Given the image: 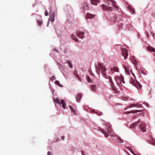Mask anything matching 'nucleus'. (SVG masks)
Segmentation results:
<instances>
[{
  "instance_id": "27",
  "label": "nucleus",
  "mask_w": 155,
  "mask_h": 155,
  "mask_svg": "<svg viewBox=\"0 0 155 155\" xmlns=\"http://www.w3.org/2000/svg\"><path fill=\"white\" fill-rule=\"evenodd\" d=\"M54 102L56 103H58L60 104V100L58 97H57L56 99L54 100Z\"/></svg>"
},
{
  "instance_id": "34",
  "label": "nucleus",
  "mask_w": 155,
  "mask_h": 155,
  "mask_svg": "<svg viewBox=\"0 0 155 155\" xmlns=\"http://www.w3.org/2000/svg\"><path fill=\"white\" fill-rule=\"evenodd\" d=\"M104 125L106 126H110L111 125L110 123L108 122H106L104 123Z\"/></svg>"
},
{
  "instance_id": "16",
  "label": "nucleus",
  "mask_w": 155,
  "mask_h": 155,
  "mask_svg": "<svg viewBox=\"0 0 155 155\" xmlns=\"http://www.w3.org/2000/svg\"><path fill=\"white\" fill-rule=\"evenodd\" d=\"M137 129H139L140 131L142 132H144L146 131V127H136Z\"/></svg>"
},
{
  "instance_id": "2",
  "label": "nucleus",
  "mask_w": 155,
  "mask_h": 155,
  "mask_svg": "<svg viewBox=\"0 0 155 155\" xmlns=\"http://www.w3.org/2000/svg\"><path fill=\"white\" fill-rule=\"evenodd\" d=\"M105 128L101 129L100 127H98V130L101 131L105 134L106 137H107L110 134V135L115 136V134H113L112 130L111 127H105Z\"/></svg>"
},
{
  "instance_id": "58",
  "label": "nucleus",
  "mask_w": 155,
  "mask_h": 155,
  "mask_svg": "<svg viewBox=\"0 0 155 155\" xmlns=\"http://www.w3.org/2000/svg\"><path fill=\"white\" fill-rule=\"evenodd\" d=\"M126 99H123V100H126V101H127V98H126Z\"/></svg>"
},
{
  "instance_id": "54",
  "label": "nucleus",
  "mask_w": 155,
  "mask_h": 155,
  "mask_svg": "<svg viewBox=\"0 0 155 155\" xmlns=\"http://www.w3.org/2000/svg\"><path fill=\"white\" fill-rule=\"evenodd\" d=\"M90 74H91V75H93V73L92 72V71H91V72H90Z\"/></svg>"
},
{
  "instance_id": "15",
  "label": "nucleus",
  "mask_w": 155,
  "mask_h": 155,
  "mask_svg": "<svg viewBox=\"0 0 155 155\" xmlns=\"http://www.w3.org/2000/svg\"><path fill=\"white\" fill-rule=\"evenodd\" d=\"M92 5H97V3L99 2V0H90Z\"/></svg>"
},
{
  "instance_id": "6",
  "label": "nucleus",
  "mask_w": 155,
  "mask_h": 155,
  "mask_svg": "<svg viewBox=\"0 0 155 155\" xmlns=\"http://www.w3.org/2000/svg\"><path fill=\"white\" fill-rule=\"evenodd\" d=\"M50 14V18H49L48 20V24L47 25V26H48L50 22V21H51V22H53L54 21V17L55 16V12H51Z\"/></svg>"
},
{
  "instance_id": "28",
  "label": "nucleus",
  "mask_w": 155,
  "mask_h": 155,
  "mask_svg": "<svg viewBox=\"0 0 155 155\" xmlns=\"http://www.w3.org/2000/svg\"><path fill=\"white\" fill-rule=\"evenodd\" d=\"M55 83L60 87H62V85L60 84V82L58 81H56L55 82Z\"/></svg>"
},
{
  "instance_id": "52",
  "label": "nucleus",
  "mask_w": 155,
  "mask_h": 155,
  "mask_svg": "<svg viewBox=\"0 0 155 155\" xmlns=\"http://www.w3.org/2000/svg\"><path fill=\"white\" fill-rule=\"evenodd\" d=\"M35 4H33V5H32V6H33V7H34L35 6Z\"/></svg>"
},
{
  "instance_id": "21",
  "label": "nucleus",
  "mask_w": 155,
  "mask_h": 155,
  "mask_svg": "<svg viewBox=\"0 0 155 155\" xmlns=\"http://www.w3.org/2000/svg\"><path fill=\"white\" fill-rule=\"evenodd\" d=\"M74 74L78 78V80L80 81L81 82V79L79 75L78 74V73L77 71H74Z\"/></svg>"
},
{
  "instance_id": "60",
  "label": "nucleus",
  "mask_w": 155,
  "mask_h": 155,
  "mask_svg": "<svg viewBox=\"0 0 155 155\" xmlns=\"http://www.w3.org/2000/svg\"><path fill=\"white\" fill-rule=\"evenodd\" d=\"M98 113V112H97V111H96V112H95V113Z\"/></svg>"
},
{
  "instance_id": "5",
  "label": "nucleus",
  "mask_w": 155,
  "mask_h": 155,
  "mask_svg": "<svg viewBox=\"0 0 155 155\" xmlns=\"http://www.w3.org/2000/svg\"><path fill=\"white\" fill-rule=\"evenodd\" d=\"M123 67L125 70L126 74L127 75H130V67L128 64H123Z\"/></svg>"
},
{
  "instance_id": "40",
  "label": "nucleus",
  "mask_w": 155,
  "mask_h": 155,
  "mask_svg": "<svg viewBox=\"0 0 155 155\" xmlns=\"http://www.w3.org/2000/svg\"><path fill=\"white\" fill-rule=\"evenodd\" d=\"M115 5H113L114 6V9L115 10H117L119 9L118 8V7L117 6Z\"/></svg>"
},
{
  "instance_id": "49",
  "label": "nucleus",
  "mask_w": 155,
  "mask_h": 155,
  "mask_svg": "<svg viewBox=\"0 0 155 155\" xmlns=\"http://www.w3.org/2000/svg\"><path fill=\"white\" fill-rule=\"evenodd\" d=\"M53 51H57L58 53H59V52H58V50H57L56 49H55V48H54V49H53Z\"/></svg>"
},
{
  "instance_id": "29",
  "label": "nucleus",
  "mask_w": 155,
  "mask_h": 155,
  "mask_svg": "<svg viewBox=\"0 0 155 155\" xmlns=\"http://www.w3.org/2000/svg\"><path fill=\"white\" fill-rule=\"evenodd\" d=\"M150 143L152 145L155 146V140L153 139H152L150 141Z\"/></svg>"
},
{
  "instance_id": "24",
  "label": "nucleus",
  "mask_w": 155,
  "mask_h": 155,
  "mask_svg": "<svg viewBox=\"0 0 155 155\" xmlns=\"http://www.w3.org/2000/svg\"><path fill=\"white\" fill-rule=\"evenodd\" d=\"M147 49L148 50L155 52V49L153 48L148 47Z\"/></svg>"
},
{
  "instance_id": "11",
  "label": "nucleus",
  "mask_w": 155,
  "mask_h": 155,
  "mask_svg": "<svg viewBox=\"0 0 155 155\" xmlns=\"http://www.w3.org/2000/svg\"><path fill=\"white\" fill-rule=\"evenodd\" d=\"M82 95L81 93H79L77 94L76 96V98L77 102L81 100L82 97Z\"/></svg>"
},
{
  "instance_id": "26",
  "label": "nucleus",
  "mask_w": 155,
  "mask_h": 155,
  "mask_svg": "<svg viewBox=\"0 0 155 155\" xmlns=\"http://www.w3.org/2000/svg\"><path fill=\"white\" fill-rule=\"evenodd\" d=\"M86 79L88 82L91 83H93L92 81L91 80L89 77L87 76L86 77Z\"/></svg>"
},
{
  "instance_id": "10",
  "label": "nucleus",
  "mask_w": 155,
  "mask_h": 155,
  "mask_svg": "<svg viewBox=\"0 0 155 155\" xmlns=\"http://www.w3.org/2000/svg\"><path fill=\"white\" fill-rule=\"evenodd\" d=\"M127 25V24H123V23H122L120 25H119V29H126L128 28Z\"/></svg>"
},
{
  "instance_id": "7",
  "label": "nucleus",
  "mask_w": 155,
  "mask_h": 155,
  "mask_svg": "<svg viewBox=\"0 0 155 155\" xmlns=\"http://www.w3.org/2000/svg\"><path fill=\"white\" fill-rule=\"evenodd\" d=\"M121 51L122 52V55L124 56V59H125L127 58L128 55L127 50L124 48H122Z\"/></svg>"
},
{
  "instance_id": "23",
  "label": "nucleus",
  "mask_w": 155,
  "mask_h": 155,
  "mask_svg": "<svg viewBox=\"0 0 155 155\" xmlns=\"http://www.w3.org/2000/svg\"><path fill=\"white\" fill-rule=\"evenodd\" d=\"M66 63H67L68 64L69 66V67L70 68H72L73 66L72 65V64H71V62L70 61H68V60H67L66 61Z\"/></svg>"
},
{
  "instance_id": "53",
  "label": "nucleus",
  "mask_w": 155,
  "mask_h": 155,
  "mask_svg": "<svg viewBox=\"0 0 155 155\" xmlns=\"http://www.w3.org/2000/svg\"><path fill=\"white\" fill-rule=\"evenodd\" d=\"M132 127V128H131V129H133V128H134V127H135L133 126V127Z\"/></svg>"
},
{
  "instance_id": "14",
  "label": "nucleus",
  "mask_w": 155,
  "mask_h": 155,
  "mask_svg": "<svg viewBox=\"0 0 155 155\" xmlns=\"http://www.w3.org/2000/svg\"><path fill=\"white\" fill-rule=\"evenodd\" d=\"M133 124L135 125H139V126H140V125H142L143 126H144L145 125V123L144 122L141 123L140 120H139L138 121L134 122V123H133Z\"/></svg>"
},
{
  "instance_id": "1",
  "label": "nucleus",
  "mask_w": 155,
  "mask_h": 155,
  "mask_svg": "<svg viewBox=\"0 0 155 155\" xmlns=\"http://www.w3.org/2000/svg\"><path fill=\"white\" fill-rule=\"evenodd\" d=\"M98 65L99 68L97 67L96 64L95 65V68L96 69V71L97 73L98 74H100V68L101 70V72L104 76L107 79H109V81L111 83V86L114 88L115 90H116V88H114V84L111 78L105 72V71H106V69L103 66L102 64H101V63H98Z\"/></svg>"
},
{
  "instance_id": "18",
  "label": "nucleus",
  "mask_w": 155,
  "mask_h": 155,
  "mask_svg": "<svg viewBox=\"0 0 155 155\" xmlns=\"http://www.w3.org/2000/svg\"><path fill=\"white\" fill-rule=\"evenodd\" d=\"M97 88V87L95 85H91V90L92 91H96Z\"/></svg>"
},
{
  "instance_id": "17",
  "label": "nucleus",
  "mask_w": 155,
  "mask_h": 155,
  "mask_svg": "<svg viewBox=\"0 0 155 155\" xmlns=\"http://www.w3.org/2000/svg\"><path fill=\"white\" fill-rule=\"evenodd\" d=\"M82 8L84 10H88L89 9V7L87 3H84L83 4Z\"/></svg>"
},
{
  "instance_id": "13",
  "label": "nucleus",
  "mask_w": 155,
  "mask_h": 155,
  "mask_svg": "<svg viewBox=\"0 0 155 155\" xmlns=\"http://www.w3.org/2000/svg\"><path fill=\"white\" fill-rule=\"evenodd\" d=\"M95 15L90 14L89 13H87L86 14L85 18L86 19H91Z\"/></svg>"
},
{
  "instance_id": "61",
  "label": "nucleus",
  "mask_w": 155,
  "mask_h": 155,
  "mask_svg": "<svg viewBox=\"0 0 155 155\" xmlns=\"http://www.w3.org/2000/svg\"><path fill=\"white\" fill-rule=\"evenodd\" d=\"M132 74H133V75L134 76V74L132 73Z\"/></svg>"
},
{
  "instance_id": "55",
  "label": "nucleus",
  "mask_w": 155,
  "mask_h": 155,
  "mask_svg": "<svg viewBox=\"0 0 155 155\" xmlns=\"http://www.w3.org/2000/svg\"><path fill=\"white\" fill-rule=\"evenodd\" d=\"M81 152H82V153L83 154V155L84 154V152L82 151V150H81Z\"/></svg>"
},
{
  "instance_id": "63",
  "label": "nucleus",
  "mask_w": 155,
  "mask_h": 155,
  "mask_svg": "<svg viewBox=\"0 0 155 155\" xmlns=\"http://www.w3.org/2000/svg\"><path fill=\"white\" fill-rule=\"evenodd\" d=\"M147 36H148V34H147Z\"/></svg>"
},
{
  "instance_id": "36",
  "label": "nucleus",
  "mask_w": 155,
  "mask_h": 155,
  "mask_svg": "<svg viewBox=\"0 0 155 155\" xmlns=\"http://www.w3.org/2000/svg\"><path fill=\"white\" fill-rule=\"evenodd\" d=\"M134 114H136V113H137L138 112H142V111H143V110H134Z\"/></svg>"
},
{
  "instance_id": "12",
  "label": "nucleus",
  "mask_w": 155,
  "mask_h": 155,
  "mask_svg": "<svg viewBox=\"0 0 155 155\" xmlns=\"http://www.w3.org/2000/svg\"><path fill=\"white\" fill-rule=\"evenodd\" d=\"M110 72L112 73H114L115 72H119V68L116 67H113L111 68Z\"/></svg>"
},
{
  "instance_id": "46",
  "label": "nucleus",
  "mask_w": 155,
  "mask_h": 155,
  "mask_svg": "<svg viewBox=\"0 0 155 155\" xmlns=\"http://www.w3.org/2000/svg\"><path fill=\"white\" fill-rule=\"evenodd\" d=\"M97 115H99V116H101V115H103V113L102 112H100L99 114L98 113Z\"/></svg>"
},
{
  "instance_id": "19",
  "label": "nucleus",
  "mask_w": 155,
  "mask_h": 155,
  "mask_svg": "<svg viewBox=\"0 0 155 155\" xmlns=\"http://www.w3.org/2000/svg\"><path fill=\"white\" fill-rule=\"evenodd\" d=\"M77 34L78 37L81 38H83L84 37V32H78L77 33Z\"/></svg>"
},
{
  "instance_id": "22",
  "label": "nucleus",
  "mask_w": 155,
  "mask_h": 155,
  "mask_svg": "<svg viewBox=\"0 0 155 155\" xmlns=\"http://www.w3.org/2000/svg\"><path fill=\"white\" fill-rule=\"evenodd\" d=\"M71 37L75 41L77 42L78 41V39L76 37V36L75 35L72 34L71 35Z\"/></svg>"
},
{
  "instance_id": "38",
  "label": "nucleus",
  "mask_w": 155,
  "mask_h": 155,
  "mask_svg": "<svg viewBox=\"0 0 155 155\" xmlns=\"http://www.w3.org/2000/svg\"><path fill=\"white\" fill-rule=\"evenodd\" d=\"M133 58V63L135 65H136V64H137V62H136V60L135 59H134V58Z\"/></svg>"
},
{
  "instance_id": "20",
  "label": "nucleus",
  "mask_w": 155,
  "mask_h": 155,
  "mask_svg": "<svg viewBox=\"0 0 155 155\" xmlns=\"http://www.w3.org/2000/svg\"><path fill=\"white\" fill-rule=\"evenodd\" d=\"M107 4L108 5H110V4L115 5H116V2L113 0H108V1L107 2Z\"/></svg>"
},
{
  "instance_id": "33",
  "label": "nucleus",
  "mask_w": 155,
  "mask_h": 155,
  "mask_svg": "<svg viewBox=\"0 0 155 155\" xmlns=\"http://www.w3.org/2000/svg\"><path fill=\"white\" fill-rule=\"evenodd\" d=\"M55 79V77L54 76H52L50 78V80L52 81H53Z\"/></svg>"
},
{
  "instance_id": "4",
  "label": "nucleus",
  "mask_w": 155,
  "mask_h": 155,
  "mask_svg": "<svg viewBox=\"0 0 155 155\" xmlns=\"http://www.w3.org/2000/svg\"><path fill=\"white\" fill-rule=\"evenodd\" d=\"M130 82L131 84H133L138 89H140L142 87V85L140 84L139 82L135 81L132 78L130 80Z\"/></svg>"
},
{
  "instance_id": "41",
  "label": "nucleus",
  "mask_w": 155,
  "mask_h": 155,
  "mask_svg": "<svg viewBox=\"0 0 155 155\" xmlns=\"http://www.w3.org/2000/svg\"><path fill=\"white\" fill-rule=\"evenodd\" d=\"M133 106V104H131V105H130L129 107H126L125 108H124V110H126V109H127V108H130L131 107H132V106Z\"/></svg>"
},
{
  "instance_id": "45",
  "label": "nucleus",
  "mask_w": 155,
  "mask_h": 155,
  "mask_svg": "<svg viewBox=\"0 0 155 155\" xmlns=\"http://www.w3.org/2000/svg\"><path fill=\"white\" fill-rule=\"evenodd\" d=\"M62 107L64 109L65 108L66 105L65 104H62Z\"/></svg>"
},
{
  "instance_id": "37",
  "label": "nucleus",
  "mask_w": 155,
  "mask_h": 155,
  "mask_svg": "<svg viewBox=\"0 0 155 155\" xmlns=\"http://www.w3.org/2000/svg\"><path fill=\"white\" fill-rule=\"evenodd\" d=\"M141 72L144 75H145L146 74V71H145V70H141Z\"/></svg>"
},
{
  "instance_id": "59",
  "label": "nucleus",
  "mask_w": 155,
  "mask_h": 155,
  "mask_svg": "<svg viewBox=\"0 0 155 155\" xmlns=\"http://www.w3.org/2000/svg\"><path fill=\"white\" fill-rule=\"evenodd\" d=\"M95 111V110H92V112H94Z\"/></svg>"
},
{
  "instance_id": "42",
  "label": "nucleus",
  "mask_w": 155,
  "mask_h": 155,
  "mask_svg": "<svg viewBox=\"0 0 155 155\" xmlns=\"http://www.w3.org/2000/svg\"><path fill=\"white\" fill-rule=\"evenodd\" d=\"M118 140L121 143H123V142H124V140H122V139H121L120 137H119L118 138Z\"/></svg>"
},
{
  "instance_id": "44",
  "label": "nucleus",
  "mask_w": 155,
  "mask_h": 155,
  "mask_svg": "<svg viewBox=\"0 0 155 155\" xmlns=\"http://www.w3.org/2000/svg\"><path fill=\"white\" fill-rule=\"evenodd\" d=\"M143 104H145V105H146L147 107H148V106H149L148 103L147 102H146L145 101L143 103Z\"/></svg>"
},
{
  "instance_id": "56",
  "label": "nucleus",
  "mask_w": 155,
  "mask_h": 155,
  "mask_svg": "<svg viewBox=\"0 0 155 155\" xmlns=\"http://www.w3.org/2000/svg\"><path fill=\"white\" fill-rule=\"evenodd\" d=\"M81 152H82V153L83 154V155L84 154V152L82 151V150H81Z\"/></svg>"
},
{
  "instance_id": "25",
  "label": "nucleus",
  "mask_w": 155,
  "mask_h": 155,
  "mask_svg": "<svg viewBox=\"0 0 155 155\" xmlns=\"http://www.w3.org/2000/svg\"><path fill=\"white\" fill-rule=\"evenodd\" d=\"M59 69L61 72L64 70V66L61 64H59Z\"/></svg>"
},
{
  "instance_id": "3",
  "label": "nucleus",
  "mask_w": 155,
  "mask_h": 155,
  "mask_svg": "<svg viewBox=\"0 0 155 155\" xmlns=\"http://www.w3.org/2000/svg\"><path fill=\"white\" fill-rule=\"evenodd\" d=\"M115 79L116 83L119 84L121 83H124L125 82L123 76H120L115 77Z\"/></svg>"
},
{
  "instance_id": "30",
  "label": "nucleus",
  "mask_w": 155,
  "mask_h": 155,
  "mask_svg": "<svg viewBox=\"0 0 155 155\" xmlns=\"http://www.w3.org/2000/svg\"><path fill=\"white\" fill-rule=\"evenodd\" d=\"M128 9H129V10L131 12H132L133 13H134V11L133 10V8L130 6H128Z\"/></svg>"
},
{
  "instance_id": "57",
  "label": "nucleus",
  "mask_w": 155,
  "mask_h": 155,
  "mask_svg": "<svg viewBox=\"0 0 155 155\" xmlns=\"http://www.w3.org/2000/svg\"><path fill=\"white\" fill-rule=\"evenodd\" d=\"M152 35H153V36H154V35H155V33H153Z\"/></svg>"
},
{
  "instance_id": "32",
  "label": "nucleus",
  "mask_w": 155,
  "mask_h": 155,
  "mask_svg": "<svg viewBox=\"0 0 155 155\" xmlns=\"http://www.w3.org/2000/svg\"><path fill=\"white\" fill-rule=\"evenodd\" d=\"M134 110H131L130 111H127L125 112V114H129L130 113H133L134 114Z\"/></svg>"
},
{
  "instance_id": "47",
  "label": "nucleus",
  "mask_w": 155,
  "mask_h": 155,
  "mask_svg": "<svg viewBox=\"0 0 155 155\" xmlns=\"http://www.w3.org/2000/svg\"><path fill=\"white\" fill-rule=\"evenodd\" d=\"M102 145V144L100 143L98 145H97V147H98L99 148H100V146Z\"/></svg>"
},
{
  "instance_id": "50",
  "label": "nucleus",
  "mask_w": 155,
  "mask_h": 155,
  "mask_svg": "<svg viewBox=\"0 0 155 155\" xmlns=\"http://www.w3.org/2000/svg\"><path fill=\"white\" fill-rule=\"evenodd\" d=\"M47 155H51V154L50 151L48 152L47 153Z\"/></svg>"
},
{
  "instance_id": "51",
  "label": "nucleus",
  "mask_w": 155,
  "mask_h": 155,
  "mask_svg": "<svg viewBox=\"0 0 155 155\" xmlns=\"http://www.w3.org/2000/svg\"><path fill=\"white\" fill-rule=\"evenodd\" d=\"M64 136H63L61 137V139L63 140H64Z\"/></svg>"
},
{
  "instance_id": "43",
  "label": "nucleus",
  "mask_w": 155,
  "mask_h": 155,
  "mask_svg": "<svg viewBox=\"0 0 155 155\" xmlns=\"http://www.w3.org/2000/svg\"><path fill=\"white\" fill-rule=\"evenodd\" d=\"M48 15V12L47 11V10H45V16H47Z\"/></svg>"
},
{
  "instance_id": "35",
  "label": "nucleus",
  "mask_w": 155,
  "mask_h": 155,
  "mask_svg": "<svg viewBox=\"0 0 155 155\" xmlns=\"http://www.w3.org/2000/svg\"><path fill=\"white\" fill-rule=\"evenodd\" d=\"M69 107L72 112H75V111H74V110L73 109L71 105H69Z\"/></svg>"
},
{
  "instance_id": "9",
  "label": "nucleus",
  "mask_w": 155,
  "mask_h": 155,
  "mask_svg": "<svg viewBox=\"0 0 155 155\" xmlns=\"http://www.w3.org/2000/svg\"><path fill=\"white\" fill-rule=\"evenodd\" d=\"M117 19H118L117 16L116 15H115L113 16V17L111 18L110 21L111 22H112L113 23H114L116 22H117Z\"/></svg>"
},
{
  "instance_id": "48",
  "label": "nucleus",
  "mask_w": 155,
  "mask_h": 155,
  "mask_svg": "<svg viewBox=\"0 0 155 155\" xmlns=\"http://www.w3.org/2000/svg\"><path fill=\"white\" fill-rule=\"evenodd\" d=\"M133 106H138V105L139 104H133Z\"/></svg>"
},
{
  "instance_id": "31",
  "label": "nucleus",
  "mask_w": 155,
  "mask_h": 155,
  "mask_svg": "<svg viewBox=\"0 0 155 155\" xmlns=\"http://www.w3.org/2000/svg\"><path fill=\"white\" fill-rule=\"evenodd\" d=\"M38 22V23L39 25L40 26H41L42 25L43 21L41 20H39L37 21Z\"/></svg>"
},
{
  "instance_id": "39",
  "label": "nucleus",
  "mask_w": 155,
  "mask_h": 155,
  "mask_svg": "<svg viewBox=\"0 0 155 155\" xmlns=\"http://www.w3.org/2000/svg\"><path fill=\"white\" fill-rule=\"evenodd\" d=\"M64 100L62 99L61 100V102H60V105L61 104H64Z\"/></svg>"
},
{
  "instance_id": "62",
  "label": "nucleus",
  "mask_w": 155,
  "mask_h": 155,
  "mask_svg": "<svg viewBox=\"0 0 155 155\" xmlns=\"http://www.w3.org/2000/svg\"><path fill=\"white\" fill-rule=\"evenodd\" d=\"M136 69H137V67H136Z\"/></svg>"
},
{
  "instance_id": "8",
  "label": "nucleus",
  "mask_w": 155,
  "mask_h": 155,
  "mask_svg": "<svg viewBox=\"0 0 155 155\" xmlns=\"http://www.w3.org/2000/svg\"><path fill=\"white\" fill-rule=\"evenodd\" d=\"M102 6H104L103 7V10H105L108 11H112L113 10L112 7H108L107 6L105 5L104 4H102Z\"/></svg>"
}]
</instances>
